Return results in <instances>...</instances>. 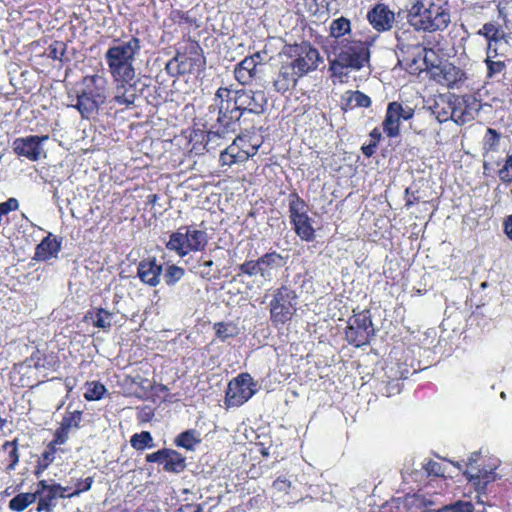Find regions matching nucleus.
Instances as JSON below:
<instances>
[{"mask_svg": "<svg viewBox=\"0 0 512 512\" xmlns=\"http://www.w3.org/2000/svg\"><path fill=\"white\" fill-rule=\"evenodd\" d=\"M414 0L407 12L409 24L417 32L426 33L422 39L423 51L434 53L443 50L442 32L452 21V7L449 0Z\"/></svg>", "mask_w": 512, "mask_h": 512, "instance_id": "f257e3e1", "label": "nucleus"}, {"mask_svg": "<svg viewBox=\"0 0 512 512\" xmlns=\"http://www.w3.org/2000/svg\"><path fill=\"white\" fill-rule=\"evenodd\" d=\"M141 49V40L131 37L111 46L105 53V60L114 80H134L133 62Z\"/></svg>", "mask_w": 512, "mask_h": 512, "instance_id": "f03ea898", "label": "nucleus"}, {"mask_svg": "<svg viewBox=\"0 0 512 512\" xmlns=\"http://www.w3.org/2000/svg\"><path fill=\"white\" fill-rule=\"evenodd\" d=\"M76 103L72 105L83 118L96 114L107 99V82L98 74L85 76L75 88Z\"/></svg>", "mask_w": 512, "mask_h": 512, "instance_id": "7ed1b4c3", "label": "nucleus"}, {"mask_svg": "<svg viewBox=\"0 0 512 512\" xmlns=\"http://www.w3.org/2000/svg\"><path fill=\"white\" fill-rule=\"evenodd\" d=\"M208 241V234L205 230H198L194 226H182L170 235L166 248L176 252L180 257H184L192 251H204Z\"/></svg>", "mask_w": 512, "mask_h": 512, "instance_id": "20e7f679", "label": "nucleus"}, {"mask_svg": "<svg viewBox=\"0 0 512 512\" xmlns=\"http://www.w3.org/2000/svg\"><path fill=\"white\" fill-rule=\"evenodd\" d=\"M215 105L218 109L217 125L224 131L234 133L240 127L241 118L245 115L232 98V89L220 87L215 93Z\"/></svg>", "mask_w": 512, "mask_h": 512, "instance_id": "39448f33", "label": "nucleus"}, {"mask_svg": "<svg viewBox=\"0 0 512 512\" xmlns=\"http://www.w3.org/2000/svg\"><path fill=\"white\" fill-rule=\"evenodd\" d=\"M425 52L424 64L429 78L448 89H459L467 80L466 72L451 62H439L435 64L428 58Z\"/></svg>", "mask_w": 512, "mask_h": 512, "instance_id": "423d86ee", "label": "nucleus"}, {"mask_svg": "<svg viewBox=\"0 0 512 512\" xmlns=\"http://www.w3.org/2000/svg\"><path fill=\"white\" fill-rule=\"evenodd\" d=\"M270 320L274 327H280L291 321L297 310V294L287 287L281 286L273 292L269 304Z\"/></svg>", "mask_w": 512, "mask_h": 512, "instance_id": "0eeeda50", "label": "nucleus"}, {"mask_svg": "<svg viewBox=\"0 0 512 512\" xmlns=\"http://www.w3.org/2000/svg\"><path fill=\"white\" fill-rule=\"evenodd\" d=\"M282 57L291 63L300 77L315 70L320 60L318 50L306 43L286 46L283 49Z\"/></svg>", "mask_w": 512, "mask_h": 512, "instance_id": "6e6552de", "label": "nucleus"}, {"mask_svg": "<svg viewBox=\"0 0 512 512\" xmlns=\"http://www.w3.org/2000/svg\"><path fill=\"white\" fill-rule=\"evenodd\" d=\"M370 310L354 313L347 322L345 337L349 344L361 347L369 343L374 336Z\"/></svg>", "mask_w": 512, "mask_h": 512, "instance_id": "1a4fd4ad", "label": "nucleus"}, {"mask_svg": "<svg viewBox=\"0 0 512 512\" xmlns=\"http://www.w3.org/2000/svg\"><path fill=\"white\" fill-rule=\"evenodd\" d=\"M256 391V383L251 375L241 373L229 382L225 403L228 407H239L247 402Z\"/></svg>", "mask_w": 512, "mask_h": 512, "instance_id": "9d476101", "label": "nucleus"}, {"mask_svg": "<svg viewBox=\"0 0 512 512\" xmlns=\"http://www.w3.org/2000/svg\"><path fill=\"white\" fill-rule=\"evenodd\" d=\"M374 39L372 38L370 41H347L337 55L348 67L360 70L370 61V46Z\"/></svg>", "mask_w": 512, "mask_h": 512, "instance_id": "9b49d317", "label": "nucleus"}, {"mask_svg": "<svg viewBox=\"0 0 512 512\" xmlns=\"http://www.w3.org/2000/svg\"><path fill=\"white\" fill-rule=\"evenodd\" d=\"M414 116V109L402 102H390L386 109L382 126L383 131L389 138H395L400 134L401 120L407 121Z\"/></svg>", "mask_w": 512, "mask_h": 512, "instance_id": "f8f14e48", "label": "nucleus"}, {"mask_svg": "<svg viewBox=\"0 0 512 512\" xmlns=\"http://www.w3.org/2000/svg\"><path fill=\"white\" fill-rule=\"evenodd\" d=\"M232 98L244 114L253 113L260 115L264 113L267 105V97L264 91L261 90H232Z\"/></svg>", "mask_w": 512, "mask_h": 512, "instance_id": "ddd939ff", "label": "nucleus"}, {"mask_svg": "<svg viewBox=\"0 0 512 512\" xmlns=\"http://www.w3.org/2000/svg\"><path fill=\"white\" fill-rule=\"evenodd\" d=\"M118 84L114 90L113 101L118 105H123L126 108H132L135 106L136 99L143 94L145 88L149 85L141 81L136 80H115Z\"/></svg>", "mask_w": 512, "mask_h": 512, "instance_id": "4468645a", "label": "nucleus"}, {"mask_svg": "<svg viewBox=\"0 0 512 512\" xmlns=\"http://www.w3.org/2000/svg\"><path fill=\"white\" fill-rule=\"evenodd\" d=\"M67 488L60 484H49L46 480H40L35 490L38 499L37 512H52L59 498L66 497Z\"/></svg>", "mask_w": 512, "mask_h": 512, "instance_id": "2eb2a0df", "label": "nucleus"}, {"mask_svg": "<svg viewBox=\"0 0 512 512\" xmlns=\"http://www.w3.org/2000/svg\"><path fill=\"white\" fill-rule=\"evenodd\" d=\"M49 137L31 135L27 137L16 138L13 141V151L20 157H25L30 161H38L44 154L42 143L47 141Z\"/></svg>", "mask_w": 512, "mask_h": 512, "instance_id": "dca6fc26", "label": "nucleus"}, {"mask_svg": "<svg viewBox=\"0 0 512 512\" xmlns=\"http://www.w3.org/2000/svg\"><path fill=\"white\" fill-rule=\"evenodd\" d=\"M366 19L375 31L384 33L393 28L395 13L387 4L377 2L368 10Z\"/></svg>", "mask_w": 512, "mask_h": 512, "instance_id": "f3484780", "label": "nucleus"}, {"mask_svg": "<svg viewBox=\"0 0 512 512\" xmlns=\"http://www.w3.org/2000/svg\"><path fill=\"white\" fill-rule=\"evenodd\" d=\"M163 272L162 265L157 264L154 257L142 259L137 267L139 279L146 285L155 287L160 283V277Z\"/></svg>", "mask_w": 512, "mask_h": 512, "instance_id": "a211bd4d", "label": "nucleus"}, {"mask_svg": "<svg viewBox=\"0 0 512 512\" xmlns=\"http://www.w3.org/2000/svg\"><path fill=\"white\" fill-rule=\"evenodd\" d=\"M299 78L300 76L296 73L293 66H291V63H288L284 58L273 85L277 92L285 93L295 87Z\"/></svg>", "mask_w": 512, "mask_h": 512, "instance_id": "6ab92c4d", "label": "nucleus"}, {"mask_svg": "<svg viewBox=\"0 0 512 512\" xmlns=\"http://www.w3.org/2000/svg\"><path fill=\"white\" fill-rule=\"evenodd\" d=\"M257 260L260 268V277L264 281H271L274 277V272L284 265V258L275 251L266 253Z\"/></svg>", "mask_w": 512, "mask_h": 512, "instance_id": "aec40b11", "label": "nucleus"}, {"mask_svg": "<svg viewBox=\"0 0 512 512\" xmlns=\"http://www.w3.org/2000/svg\"><path fill=\"white\" fill-rule=\"evenodd\" d=\"M464 476L476 491L485 492L487 485L495 480L496 474L492 470H480L470 464L464 472Z\"/></svg>", "mask_w": 512, "mask_h": 512, "instance_id": "412c9836", "label": "nucleus"}, {"mask_svg": "<svg viewBox=\"0 0 512 512\" xmlns=\"http://www.w3.org/2000/svg\"><path fill=\"white\" fill-rule=\"evenodd\" d=\"M61 250V240L52 238V234L49 233L35 249L33 259L36 261H47L53 257H57Z\"/></svg>", "mask_w": 512, "mask_h": 512, "instance_id": "4be33fe9", "label": "nucleus"}, {"mask_svg": "<svg viewBox=\"0 0 512 512\" xmlns=\"http://www.w3.org/2000/svg\"><path fill=\"white\" fill-rule=\"evenodd\" d=\"M186 263L189 265V270L201 279L211 281L213 278H217L216 272L219 271L214 269V262L211 259H204L203 256H200L193 260L191 257Z\"/></svg>", "mask_w": 512, "mask_h": 512, "instance_id": "5701e85b", "label": "nucleus"}, {"mask_svg": "<svg viewBox=\"0 0 512 512\" xmlns=\"http://www.w3.org/2000/svg\"><path fill=\"white\" fill-rule=\"evenodd\" d=\"M372 104L371 98L361 91H347L341 97V109L352 110L356 107L368 108Z\"/></svg>", "mask_w": 512, "mask_h": 512, "instance_id": "b1692460", "label": "nucleus"}, {"mask_svg": "<svg viewBox=\"0 0 512 512\" xmlns=\"http://www.w3.org/2000/svg\"><path fill=\"white\" fill-rule=\"evenodd\" d=\"M186 458L176 450L167 451L164 463V471L179 474L186 469Z\"/></svg>", "mask_w": 512, "mask_h": 512, "instance_id": "393cba45", "label": "nucleus"}, {"mask_svg": "<svg viewBox=\"0 0 512 512\" xmlns=\"http://www.w3.org/2000/svg\"><path fill=\"white\" fill-rule=\"evenodd\" d=\"M487 57L484 60V63L487 68V78L491 79L496 75L500 74L506 69V64L502 60L494 61L493 58L497 56V49L491 48L490 45H487L486 48Z\"/></svg>", "mask_w": 512, "mask_h": 512, "instance_id": "a878e982", "label": "nucleus"}, {"mask_svg": "<svg viewBox=\"0 0 512 512\" xmlns=\"http://www.w3.org/2000/svg\"><path fill=\"white\" fill-rule=\"evenodd\" d=\"M477 35L483 36L488 41L487 45H490L491 48H494L492 45L493 42L497 43L504 38L502 27L494 22L485 23L482 28L477 31Z\"/></svg>", "mask_w": 512, "mask_h": 512, "instance_id": "bb28decb", "label": "nucleus"}, {"mask_svg": "<svg viewBox=\"0 0 512 512\" xmlns=\"http://www.w3.org/2000/svg\"><path fill=\"white\" fill-rule=\"evenodd\" d=\"M289 212L292 223L302 221V219L308 217L305 202L295 193L289 195Z\"/></svg>", "mask_w": 512, "mask_h": 512, "instance_id": "cd10ccee", "label": "nucleus"}, {"mask_svg": "<svg viewBox=\"0 0 512 512\" xmlns=\"http://www.w3.org/2000/svg\"><path fill=\"white\" fill-rule=\"evenodd\" d=\"M201 442L198 432L194 429L186 430L180 433L174 440L176 446L193 451L195 446Z\"/></svg>", "mask_w": 512, "mask_h": 512, "instance_id": "c85d7f7f", "label": "nucleus"}, {"mask_svg": "<svg viewBox=\"0 0 512 512\" xmlns=\"http://www.w3.org/2000/svg\"><path fill=\"white\" fill-rule=\"evenodd\" d=\"M88 316L98 328L107 329L112 326L113 314L105 309L97 308L93 312H88Z\"/></svg>", "mask_w": 512, "mask_h": 512, "instance_id": "c756f323", "label": "nucleus"}, {"mask_svg": "<svg viewBox=\"0 0 512 512\" xmlns=\"http://www.w3.org/2000/svg\"><path fill=\"white\" fill-rule=\"evenodd\" d=\"M36 500L35 492L19 493L9 501V508L16 512H22Z\"/></svg>", "mask_w": 512, "mask_h": 512, "instance_id": "7c9ffc66", "label": "nucleus"}, {"mask_svg": "<svg viewBox=\"0 0 512 512\" xmlns=\"http://www.w3.org/2000/svg\"><path fill=\"white\" fill-rule=\"evenodd\" d=\"M229 133V131H224V127H220L218 125V127L215 129V126H212V128L206 133L205 136L206 150L210 151L211 149H215L220 145L219 140L223 139Z\"/></svg>", "mask_w": 512, "mask_h": 512, "instance_id": "2f4dec72", "label": "nucleus"}, {"mask_svg": "<svg viewBox=\"0 0 512 512\" xmlns=\"http://www.w3.org/2000/svg\"><path fill=\"white\" fill-rule=\"evenodd\" d=\"M131 446L136 450H144L146 448H154L153 437L150 432L142 431L134 434L130 439Z\"/></svg>", "mask_w": 512, "mask_h": 512, "instance_id": "473e14b6", "label": "nucleus"}, {"mask_svg": "<svg viewBox=\"0 0 512 512\" xmlns=\"http://www.w3.org/2000/svg\"><path fill=\"white\" fill-rule=\"evenodd\" d=\"M350 31L351 22L343 16L333 20L330 25V36L336 39L350 33Z\"/></svg>", "mask_w": 512, "mask_h": 512, "instance_id": "72a5a7b5", "label": "nucleus"}, {"mask_svg": "<svg viewBox=\"0 0 512 512\" xmlns=\"http://www.w3.org/2000/svg\"><path fill=\"white\" fill-rule=\"evenodd\" d=\"M501 139V134L493 129L488 128L483 138V150L485 153L496 151Z\"/></svg>", "mask_w": 512, "mask_h": 512, "instance_id": "f704fd0d", "label": "nucleus"}, {"mask_svg": "<svg viewBox=\"0 0 512 512\" xmlns=\"http://www.w3.org/2000/svg\"><path fill=\"white\" fill-rule=\"evenodd\" d=\"M56 448L48 446L47 449L42 453L38 460V464L35 469V476L40 478L44 470L54 461Z\"/></svg>", "mask_w": 512, "mask_h": 512, "instance_id": "c9c22d12", "label": "nucleus"}, {"mask_svg": "<svg viewBox=\"0 0 512 512\" xmlns=\"http://www.w3.org/2000/svg\"><path fill=\"white\" fill-rule=\"evenodd\" d=\"M214 330L217 338L226 341L237 335V327L233 323L217 322L214 324Z\"/></svg>", "mask_w": 512, "mask_h": 512, "instance_id": "e433bc0d", "label": "nucleus"}, {"mask_svg": "<svg viewBox=\"0 0 512 512\" xmlns=\"http://www.w3.org/2000/svg\"><path fill=\"white\" fill-rule=\"evenodd\" d=\"M185 274V271L183 268L177 266V265H168L166 268L163 278L165 283L168 286H174L178 281H180Z\"/></svg>", "mask_w": 512, "mask_h": 512, "instance_id": "4c0bfd02", "label": "nucleus"}, {"mask_svg": "<svg viewBox=\"0 0 512 512\" xmlns=\"http://www.w3.org/2000/svg\"><path fill=\"white\" fill-rule=\"evenodd\" d=\"M294 228L296 233L303 239L310 241L314 238L315 230L310 223L309 217L302 219V221L295 222Z\"/></svg>", "mask_w": 512, "mask_h": 512, "instance_id": "58836bf2", "label": "nucleus"}, {"mask_svg": "<svg viewBox=\"0 0 512 512\" xmlns=\"http://www.w3.org/2000/svg\"><path fill=\"white\" fill-rule=\"evenodd\" d=\"M435 512H475L474 505L470 501L458 500L454 503L445 505Z\"/></svg>", "mask_w": 512, "mask_h": 512, "instance_id": "ea45409f", "label": "nucleus"}, {"mask_svg": "<svg viewBox=\"0 0 512 512\" xmlns=\"http://www.w3.org/2000/svg\"><path fill=\"white\" fill-rule=\"evenodd\" d=\"M436 113L438 114V118L440 121H445L451 116L457 117L458 121L464 124L473 119V115L471 114V112L467 111L466 109H461V107L453 108L451 114H449L448 112H444L443 114H441L440 112Z\"/></svg>", "mask_w": 512, "mask_h": 512, "instance_id": "a19ab883", "label": "nucleus"}, {"mask_svg": "<svg viewBox=\"0 0 512 512\" xmlns=\"http://www.w3.org/2000/svg\"><path fill=\"white\" fill-rule=\"evenodd\" d=\"M498 177L504 184L512 183V154H508L498 170Z\"/></svg>", "mask_w": 512, "mask_h": 512, "instance_id": "79ce46f5", "label": "nucleus"}, {"mask_svg": "<svg viewBox=\"0 0 512 512\" xmlns=\"http://www.w3.org/2000/svg\"><path fill=\"white\" fill-rule=\"evenodd\" d=\"M82 420V412L75 410V411H67L61 421V425L68 430H71V428H78L79 424Z\"/></svg>", "mask_w": 512, "mask_h": 512, "instance_id": "37998d69", "label": "nucleus"}, {"mask_svg": "<svg viewBox=\"0 0 512 512\" xmlns=\"http://www.w3.org/2000/svg\"><path fill=\"white\" fill-rule=\"evenodd\" d=\"M239 273L237 276L247 275L249 277L260 276V268L258 260H247L238 266Z\"/></svg>", "mask_w": 512, "mask_h": 512, "instance_id": "c03bdc74", "label": "nucleus"}, {"mask_svg": "<svg viewBox=\"0 0 512 512\" xmlns=\"http://www.w3.org/2000/svg\"><path fill=\"white\" fill-rule=\"evenodd\" d=\"M66 48H67L66 43H64L62 41H54L48 47V57H50L54 60L64 61Z\"/></svg>", "mask_w": 512, "mask_h": 512, "instance_id": "a18cd8bd", "label": "nucleus"}, {"mask_svg": "<svg viewBox=\"0 0 512 512\" xmlns=\"http://www.w3.org/2000/svg\"><path fill=\"white\" fill-rule=\"evenodd\" d=\"M31 361L33 362V366L36 369L49 370V369H53L54 365L56 364V360H55L54 356L40 357V356L32 355Z\"/></svg>", "mask_w": 512, "mask_h": 512, "instance_id": "49530a36", "label": "nucleus"}, {"mask_svg": "<svg viewBox=\"0 0 512 512\" xmlns=\"http://www.w3.org/2000/svg\"><path fill=\"white\" fill-rule=\"evenodd\" d=\"M423 469L429 477H445V469L442 464L437 461L429 460L423 465Z\"/></svg>", "mask_w": 512, "mask_h": 512, "instance_id": "de8ad7c7", "label": "nucleus"}, {"mask_svg": "<svg viewBox=\"0 0 512 512\" xmlns=\"http://www.w3.org/2000/svg\"><path fill=\"white\" fill-rule=\"evenodd\" d=\"M347 68H349L348 65H345V63L340 59L338 55L335 60L330 62V71L332 77L342 79L344 76H347V72L345 71Z\"/></svg>", "mask_w": 512, "mask_h": 512, "instance_id": "09e8293b", "label": "nucleus"}, {"mask_svg": "<svg viewBox=\"0 0 512 512\" xmlns=\"http://www.w3.org/2000/svg\"><path fill=\"white\" fill-rule=\"evenodd\" d=\"M105 392L106 388L104 387V385L97 382H93L91 383L90 388L86 392L85 398L87 400H99L102 398Z\"/></svg>", "mask_w": 512, "mask_h": 512, "instance_id": "8fccbe9b", "label": "nucleus"}, {"mask_svg": "<svg viewBox=\"0 0 512 512\" xmlns=\"http://www.w3.org/2000/svg\"><path fill=\"white\" fill-rule=\"evenodd\" d=\"M236 141L237 139H235L233 143L225 149V151H227L236 162H243L249 158L250 154L240 150Z\"/></svg>", "mask_w": 512, "mask_h": 512, "instance_id": "3c124183", "label": "nucleus"}, {"mask_svg": "<svg viewBox=\"0 0 512 512\" xmlns=\"http://www.w3.org/2000/svg\"><path fill=\"white\" fill-rule=\"evenodd\" d=\"M69 432L70 430H68L67 428L63 427L60 424V427L55 432L54 439L50 442L48 446L53 445V447L56 448L55 446L57 444H64L68 440Z\"/></svg>", "mask_w": 512, "mask_h": 512, "instance_id": "603ef678", "label": "nucleus"}, {"mask_svg": "<svg viewBox=\"0 0 512 512\" xmlns=\"http://www.w3.org/2000/svg\"><path fill=\"white\" fill-rule=\"evenodd\" d=\"M234 75L236 80L242 85H247L254 79L252 74H250V72H247L245 69L241 68L239 64H237L235 67Z\"/></svg>", "mask_w": 512, "mask_h": 512, "instance_id": "864d4df0", "label": "nucleus"}, {"mask_svg": "<svg viewBox=\"0 0 512 512\" xmlns=\"http://www.w3.org/2000/svg\"><path fill=\"white\" fill-rule=\"evenodd\" d=\"M180 53H177L171 60H169L165 66V71L171 77L180 76L179 64Z\"/></svg>", "mask_w": 512, "mask_h": 512, "instance_id": "5fc2aeb1", "label": "nucleus"}, {"mask_svg": "<svg viewBox=\"0 0 512 512\" xmlns=\"http://www.w3.org/2000/svg\"><path fill=\"white\" fill-rule=\"evenodd\" d=\"M241 68L245 69L247 72H250V74H252V76L255 78L257 73H258V70H257V66H258V62L257 60H255L253 57H245L240 63H238Z\"/></svg>", "mask_w": 512, "mask_h": 512, "instance_id": "6e6d98bb", "label": "nucleus"}, {"mask_svg": "<svg viewBox=\"0 0 512 512\" xmlns=\"http://www.w3.org/2000/svg\"><path fill=\"white\" fill-rule=\"evenodd\" d=\"M167 451H168V448H163L154 453L147 454L145 457V460L148 463H158V464H162L164 466Z\"/></svg>", "mask_w": 512, "mask_h": 512, "instance_id": "4d7b16f0", "label": "nucleus"}, {"mask_svg": "<svg viewBox=\"0 0 512 512\" xmlns=\"http://www.w3.org/2000/svg\"><path fill=\"white\" fill-rule=\"evenodd\" d=\"M194 63L195 59L188 58L180 54V59L178 61L180 75L192 73V66L194 65Z\"/></svg>", "mask_w": 512, "mask_h": 512, "instance_id": "13d9d810", "label": "nucleus"}, {"mask_svg": "<svg viewBox=\"0 0 512 512\" xmlns=\"http://www.w3.org/2000/svg\"><path fill=\"white\" fill-rule=\"evenodd\" d=\"M417 194L418 191H413L411 188L405 189V207L407 209L420 202V197Z\"/></svg>", "mask_w": 512, "mask_h": 512, "instance_id": "bf43d9fd", "label": "nucleus"}, {"mask_svg": "<svg viewBox=\"0 0 512 512\" xmlns=\"http://www.w3.org/2000/svg\"><path fill=\"white\" fill-rule=\"evenodd\" d=\"M92 483L93 477H87L84 480H79L76 484V490L73 493L69 494L68 496L71 497L74 495H79L81 492H86L90 490Z\"/></svg>", "mask_w": 512, "mask_h": 512, "instance_id": "052dcab7", "label": "nucleus"}, {"mask_svg": "<svg viewBox=\"0 0 512 512\" xmlns=\"http://www.w3.org/2000/svg\"><path fill=\"white\" fill-rule=\"evenodd\" d=\"M291 487V482L286 479L285 477H278L273 482V488L279 493H288L289 489Z\"/></svg>", "mask_w": 512, "mask_h": 512, "instance_id": "680f3d73", "label": "nucleus"}, {"mask_svg": "<svg viewBox=\"0 0 512 512\" xmlns=\"http://www.w3.org/2000/svg\"><path fill=\"white\" fill-rule=\"evenodd\" d=\"M8 457L10 459V464L8 465L7 470H14L20 457L17 446L9 451Z\"/></svg>", "mask_w": 512, "mask_h": 512, "instance_id": "e2e57ef3", "label": "nucleus"}, {"mask_svg": "<svg viewBox=\"0 0 512 512\" xmlns=\"http://www.w3.org/2000/svg\"><path fill=\"white\" fill-rule=\"evenodd\" d=\"M503 229L507 238L512 241V214L504 219Z\"/></svg>", "mask_w": 512, "mask_h": 512, "instance_id": "0e129e2a", "label": "nucleus"}, {"mask_svg": "<svg viewBox=\"0 0 512 512\" xmlns=\"http://www.w3.org/2000/svg\"><path fill=\"white\" fill-rule=\"evenodd\" d=\"M376 148H377V145L375 144V142H370L369 144L367 145H363L361 147V151L362 153L366 156V157H371L374 155L375 151H376Z\"/></svg>", "mask_w": 512, "mask_h": 512, "instance_id": "69168bd1", "label": "nucleus"}, {"mask_svg": "<svg viewBox=\"0 0 512 512\" xmlns=\"http://www.w3.org/2000/svg\"><path fill=\"white\" fill-rule=\"evenodd\" d=\"M305 6L310 12L311 16H316L319 11L317 0H305Z\"/></svg>", "mask_w": 512, "mask_h": 512, "instance_id": "338daca9", "label": "nucleus"}, {"mask_svg": "<svg viewBox=\"0 0 512 512\" xmlns=\"http://www.w3.org/2000/svg\"><path fill=\"white\" fill-rule=\"evenodd\" d=\"M369 136H370V142H372V143L375 142V144L378 146L379 142L382 139V133H381L380 129L377 127L374 128L370 132Z\"/></svg>", "mask_w": 512, "mask_h": 512, "instance_id": "774afa93", "label": "nucleus"}]
</instances>
